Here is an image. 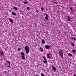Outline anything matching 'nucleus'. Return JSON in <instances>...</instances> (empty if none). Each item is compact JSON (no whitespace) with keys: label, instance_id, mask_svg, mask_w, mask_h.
<instances>
[{"label":"nucleus","instance_id":"25","mask_svg":"<svg viewBox=\"0 0 76 76\" xmlns=\"http://www.w3.org/2000/svg\"><path fill=\"white\" fill-rule=\"evenodd\" d=\"M72 39H74V40H75V41H76V39L75 38H74V37H72Z\"/></svg>","mask_w":76,"mask_h":76},{"label":"nucleus","instance_id":"31","mask_svg":"<svg viewBox=\"0 0 76 76\" xmlns=\"http://www.w3.org/2000/svg\"><path fill=\"white\" fill-rule=\"evenodd\" d=\"M74 76H76V74H75L74 75Z\"/></svg>","mask_w":76,"mask_h":76},{"label":"nucleus","instance_id":"33","mask_svg":"<svg viewBox=\"0 0 76 76\" xmlns=\"http://www.w3.org/2000/svg\"><path fill=\"white\" fill-rule=\"evenodd\" d=\"M44 21H45V20H44Z\"/></svg>","mask_w":76,"mask_h":76},{"label":"nucleus","instance_id":"28","mask_svg":"<svg viewBox=\"0 0 76 76\" xmlns=\"http://www.w3.org/2000/svg\"><path fill=\"white\" fill-rule=\"evenodd\" d=\"M70 9L72 10V11H73V9H72V7H71L70 8Z\"/></svg>","mask_w":76,"mask_h":76},{"label":"nucleus","instance_id":"19","mask_svg":"<svg viewBox=\"0 0 76 76\" xmlns=\"http://www.w3.org/2000/svg\"><path fill=\"white\" fill-rule=\"evenodd\" d=\"M23 2H24V4H28V2H27V1L25 2L24 1H23Z\"/></svg>","mask_w":76,"mask_h":76},{"label":"nucleus","instance_id":"29","mask_svg":"<svg viewBox=\"0 0 76 76\" xmlns=\"http://www.w3.org/2000/svg\"><path fill=\"white\" fill-rule=\"evenodd\" d=\"M18 51H20V48H18Z\"/></svg>","mask_w":76,"mask_h":76},{"label":"nucleus","instance_id":"1","mask_svg":"<svg viewBox=\"0 0 76 76\" xmlns=\"http://www.w3.org/2000/svg\"><path fill=\"white\" fill-rule=\"evenodd\" d=\"M24 49L26 50V54H29V46H28V45H27L25 46L24 47Z\"/></svg>","mask_w":76,"mask_h":76},{"label":"nucleus","instance_id":"5","mask_svg":"<svg viewBox=\"0 0 76 76\" xmlns=\"http://www.w3.org/2000/svg\"><path fill=\"white\" fill-rule=\"evenodd\" d=\"M6 62H7V63H8L9 64L8 67L10 68V61L9 62V61H7Z\"/></svg>","mask_w":76,"mask_h":76},{"label":"nucleus","instance_id":"18","mask_svg":"<svg viewBox=\"0 0 76 76\" xmlns=\"http://www.w3.org/2000/svg\"><path fill=\"white\" fill-rule=\"evenodd\" d=\"M14 8L15 9V10H18V8H17V7H14Z\"/></svg>","mask_w":76,"mask_h":76},{"label":"nucleus","instance_id":"13","mask_svg":"<svg viewBox=\"0 0 76 76\" xmlns=\"http://www.w3.org/2000/svg\"><path fill=\"white\" fill-rule=\"evenodd\" d=\"M68 20L69 22L70 21V17H69V16H68Z\"/></svg>","mask_w":76,"mask_h":76},{"label":"nucleus","instance_id":"20","mask_svg":"<svg viewBox=\"0 0 76 76\" xmlns=\"http://www.w3.org/2000/svg\"><path fill=\"white\" fill-rule=\"evenodd\" d=\"M1 54L3 56L4 55V54H3V51H2L1 52Z\"/></svg>","mask_w":76,"mask_h":76},{"label":"nucleus","instance_id":"12","mask_svg":"<svg viewBox=\"0 0 76 76\" xmlns=\"http://www.w3.org/2000/svg\"><path fill=\"white\" fill-rule=\"evenodd\" d=\"M68 55L69 56H70L71 57H72V54L71 53H68Z\"/></svg>","mask_w":76,"mask_h":76},{"label":"nucleus","instance_id":"16","mask_svg":"<svg viewBox=\"0 0 76 76\" xmlns=\"http://www.w3.org/2000/svg\"><path fill=\"white\" fill-rule=\"evenodd\" d=\"M21 54L22 56H25V53H23V52H21Z\"/></svg>","mask_w":76,"mask_h":76},{"label":"nucleus","instance_id":"17","mask_svg":"<svg viewBox=\"0 0 76 76\" xmlns=\"http://www.w3.org/2000/svg\"><path fill=\"white\" fill-rule=\"evenodd\" d=\"M72 51L74 53H75L76 52V51H75V50L74 49L72 50Z\"/></svg>","mask_w":76,"mask_h":76},{"label":"nucleus","instance_id":"9","mask_svg":"<svg viewBox=\"0 0 76 76\" xmlns=\"http://www.w3.org/2000/svg\"><path fill=\"white\" fill-rule=\"evenodd\" d=\"M43 58L44 60H45V61L46 62V63H47V59H46V58H45V56H44L43 57Z\"/></svg>","mask_w":76,"mask_h":76},{"label":"nucleus","instance_id":"10","mask_svg":"<svg viewBox=\"0 0 76 76\" xmlns=\"http://www.w3.org/2000/svg\"><path fill=\"white\" fill-rule=\"evenodd\" d=\"M10 21L11 23H13V19H10Z\"/></svg>","mask_w":76,"mask_h":76},{"label":"nucleus","instance_id":"24","mask_svg":"<svg viewBox=\"0 0 76 76\" xmlns=\"http://www.w3.org/2000/svg\"><path fill=\"white\" fill-rule=\"evenodd\" d=\"M71 44H72V46H74V45H75V44H74V43H72Z\"/></svg>","mask_w":76,"mask_h":76},{"label":"nucleus","instance_id":"3","mask_svg":"<svg viewBox=\"0 0 76 76\" xmlns=\"http://www.w3.org/2000/svg\"><path fill=\"white\" fill-rule=\"evenodd\" d=\"M45 48L46 49L48 50V49H50V46L49 45L46 44L45 45Z\"/></svg>","mask_w":76,"mask_h":76},{"label":"nucleus","instance_id":"27","mask_svg":"<svg viewBox=\"0 0 76 76\" xmlns=\"http://www.w3.org/2000/svg\"><path fill=\"white\" fill-rule=\"evenodd\" d=\"M4 66H5V67H7V64H6V63H5L4 64Z\"/></svg>","mask_w":76,"mask_h":76},{"label":"nucleus","instance_id":"30","mask_svg":"<svg viewBox=\"0 0 76 76\" xmlns=\"http://www.w3.org/2000/svg\"><path fill=\"white\" fill-rule=\"evenodd\" d=\"M36 11L37 12H38V10H36Z\"/></svg>","mask_w":76,"mask_h":76},{"label":"nucleus","instance_id":"6","mask_svg":"<svg viewBox=\"0 0 76 76\" xmlns=\"http://www.w3.org/2000/svg\"><path fill=\"white\" fill-rule=\"evenodd\" d=\"M42 41V44H45V41L44 39H43Z\"/></svg>","mask_w":76,"mask_h":76},{"label":"nucleus","instance_id":"7","mask_svg":"<svg viewBox=\"0 0 76 76\" xmlns=\"http://www.w3.org/2000/svg\"><path fill=\"white\" fill-rule=\"evenodd\" d=\"M50 53H48L47 55V57L48 58H51V57L50 56Z\"/></svg>","mask_w":76,"mask_h":76},{"label":"nucleus","instance_id":"14","mask_svg":"<svg viewBox=\"0 0 76 76\" xmlns=\"http://www.w3.org/2000/svg\"><path fill=\"white\" fill-rule=\"evenodd\" d=\"M21 57L23 60H25V56H21Z\"/></svg>","mask_w":76,"mask_h":76},{"label":"nucleus","instance_id":"23","mask_svg":"<svg viewBox=\"0 0 76 76\" xmlns=\"http://www.w3.org/2000/svg\"><path fill=\"white\" fill-rule=\"evenodd\" d=\"M43 62L45 64H46V63H47V62H46L45 61H43Z\"/></svg>","mask_w":76,"mask_h":76},{"label":"nucleus","instance_id":"11","mask_svg":"<svg viewBox=\"0 0 76 76\" xmlns=\"http://www.w3.org/2000/svg\"><path fill=\"white\" fill-rule=\"evenodd\" d=\"M52 69H53V70H54V71H56V67H55L52 66Z\"/></svg>","mask_w":76,"mask_h":76},{"label":"nucleus","instance_id":"22","mask_svg":"<svg viewBox=\"0 0 76 76\" xmlns=\"http://www.w3.org/2000/svg\"><path fill=\"white\" fill-rule=\"evenodd\" d=\"M41 10L42 11H43V10H44V8L42 7H41Z\"/></svg>","mask_w":76,"mask_h":76},{"label":"nucleus","instance_id":"35","mask_svg":"<svg viewBox=\"0 0 76 76\" xmlns=\"http://www.w3.org/2000/svg\"><path fill=\"white\" fill-rule=\"evenodd\" d=\"M47 34H48V33H47Z\"/></svg>","mask_w":76,"mask_h":76},{"label":"nucleus","instance_id":"2","mask_svg":"<svg viewBox=\"0 0 76 76\" xmlns=\"http://www.w3.org/2000/svg\"><path fill=\"white\" fill-rule=\"evenodd\" d=\"M59 55L61 56V58H63V51L61 49H60L59 52Z\"/></svg>","mask_w":76,"mask_h":76},{"label":"nucleus","instance_id":"15","mask_svg":"<svg viewBox=\"0 0 76 76\" xmlns=\"http://www.w3.org/2000/svg\"><path fill=\"white\" fill-rule=\"evenodd\" d=\"M40 49L41 50V52H42L43 51V48H42L40 47Z\"/></svg>","mask_w":76,"mask_h":76},{"label":"nucleus","instance_id":"4","mask_svg":"<svg viewBox=\"0 0 76 76\" xmlns=\"http://www.w3.org/2000/svg\"><path fill=\"white\" fill-rule=\"evenodd\" d=\"M44 15H45L46 16L45 17V19L47 20H48V15L47 14L45 13L44 14Z\"/></svg>","mask_w":76,"mask_h":76},{"label":"nucleus","instance_id":"32","mask_svg":"<svg viewBox=\"0 0 76 76\" xmlns=\"http://www.w3.org/2000/svg\"><path fill=\"white\" fill-rule=\"evenodd\" d=\"M54 3H56V2L55 1L54 2Z\"/></svg>","mask_w":76,"mask_h":76},{"label":"nucleus","instance_id":"21","mask_svg":"<svg viewBox=\"0 0 76 76\" xmlns=\"http://www.w3.org/2000/svg\"><path fill=\"white\" fill-rule=\"evenodd\" d=\"M41 75L42 76H45L44 74V73H42Z\"/></svg>","mask_w":76,"mask_h":76},{"label":"nucleus","instance_id":"26","mask_svg":"<svg viewBox=\"0 0 76 76\" xmlns=\"http://www.w3.org/2000/svg\"><path fill=\"white\" fill-rule=\"evenodd\" d=\"M27 9L28 10H29V7H27Z\"/></svg>","mask_w":76,"mask_h":76},{"label":"nucleus","instance_id":"8","mask_svg":"<svg viewBox=\"0 0 76 76\" xmlns=\"http://www.w3.org/2000/svg\"><path fill=\"white\" fill-rule=\"evenodd\" d=\"M12 15H13L14 16H16V13H15V12H12Z\"/></svg>","mask_w":76,"mask_h":76},{"label":"nucleus","instance_id":"34","mask_svg":"<svg viewBox=\"0 0 76 76\" xmlns=\"http://www.w3.org/2000/svg\"><path fill=\"white\" fill-rule=\"evenodd\" d=\"M34 76H37V75H35Z\"/></svg>","mask_w":76,"mask_h":76}]
</instances>
